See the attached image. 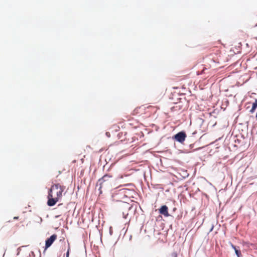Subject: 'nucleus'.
Instances as JSON below:
<instances>
[{"mask_svg":"<svg viewBox=\"0 0 257 257\" xmlns=\"http://www.w3.org/2000/svg\"><path fill=\"white\" fill-rule=\"evenodd\" d=\"M65 189V187L60 183L52 185L48 191L47 205L49 206H53L55 205L62 198V193Z\"/></svg>","mask_w":257,"mask_h":257,"instance_id":"1","label":"nucleus"},{"mask_svg":"<svg viewBox=\"0 0 257 257\" xmlns=\"http://www.w3.org/2000/svg\"><path fill=\"white\" fill-rule=\"evenodd\" d=\"M113 182L112 176L108 174H106L99 179L97 182L96 186H99L98 190L100 193H102V189L103 188H108L111 186Z\"/></svg>","mask_w":257,"mask_h":257,"instance_id":"2","label":"nucleus"},{"mask_svg":"<svg viewBox=\"0 0 257 257\" xmlns=\"http://www.w3.org/2000/svg\"><path fill=\"white\" fill-rule=\"evenodd\" d=\"M153 108V106L151 105H149L148 106L142 105L136 108L134 111V114L139 115L146 114L149 112L150 109H152Z\"/></svg>","mask_w":257,"mask_h":257,"instance_id":"3","label":"nucleus"},{"mask_svg":"<svg viewBox=\"0 0 257 257\" xmlns=\"http://www.w3.org/2000/svg\"><path fill=\"white\" fill-rule=\"evenodd\" d=\"M186 137L187 136L185 132H180L174 136V139L179 143H183L185 140Z\"/></svg>","mask_w":257,"mask_h":257,"instance_id":"4","label":"nucleus"},{"mask_svg":"<svg viewBox=\"0 0 257 257\" xmlns=\"http://www.w3.org/2000/svg\"><path fill=\"white\" fill-rule=\"evenodd\" d=\"M57 235L55 234H53L51 235L49 238H48L46 240L45 243V249L49 247L52 243L54 242V241L57 239Z\"/></svg>","mask_w":257,"mask_h":257,"instance_id":"5","label":"nucleus"},{"mask_svg":"<svg viewBox=\"0 0 257 257\" xmlns=\"http://www.w3.org/2000/svg\"><path fill=\"white\" fill-rule=\"evenodd\" d=\"M168 208L166 205L162 206L160 209H159V212L160 214L164 215L166 217L169 216L168 213Z\"/></svg>","mask_w":257,"mask_h":257,"instance_id":"6","label":"nucleus"},{"mask_svg":"<svg viewBox=\"0 0 257 257\" xmlns=\"http://www.w3.org/2000/svg\"><path fill=\"white\" fill-rule=\"evenodd\" d=\"M231 247L234 249L235 252L237 256V257H240L241 255V252L239 250H238L235 246H234L233 244L231 243Z\"/></svg>","mask_w":257,"mask_h":257,"instance_id":"7","label":"nucleus"},{"mask_svg":"<svg viewBox=\"0 0 257 257\" xmlns=\"http://www.w3.org/2000/svg\"><path fill=\"white\" fill-rule=\"evenodd\" d=\"M252 107H253V108H256L257 107V98L255 100V101L253 103Z\"/></svg>","mask_w":257,"mask_h":257,"instance_id":"8","label":"nucleus"},{"mask_svg":"<svg viewBox=\"0 0 257 257\" xmlns=\"http://www.w3.org/2000/svg\"><path fill=\"white\" fill-rule=\"evenodd\" d=\"M70 250V245H68V249H67V251L66 252V257H69Z\"/></svg>","mask_w":257,"mask_h":257,"instance_id":"9","label":"nucleus"},{"mask_svg":"<svg viewBox=\"0 0 257 257\" xmlns=\"http://www.w3.org/2000/svg\"><path fill=\"white\" fill-rule=\"evenodd\" d=\"M172 256V257H177V253L176 252H173Z\"/></svg>","mask_w":257,"mask_h":257,"instance_id":"10","label":"nucleus"},{"mask_svg":"<svg viewBox=\"0 0 257 257\" xmlns=\"http://www.w3.org/2000/svg\"><path fill=\"white\" fill-rule=\"evenodd\" d=\"M255 109H256L255 108H253V107H252L251 109L250 110V112L251 113H253Z\"/></svg>","mask_w":257,"mask_h":257,"instance_id":"11","label":"nucleus"},{"mask_svg":"<svg viewBox=\"0 0 257 257\" xmlns=\"http://www.w3.org/2000/svg\"><path fill=\"white\" fill-rule=\"evenodd\" d=\"M64 240H65L64 238H63L62 239H60V241H64Z\"/></svg>","mask_w":257,"mask_h":257,"instance_id":"12","label":"nucleus"},{"mask_svg":"<svg viewBox=\"0 0 257 257\" xmlns=\"http://www.w3.org/2000/svg\"><path fill=\"white\" fill-rule=\"evenodd\" d=\"M214 62H215V63H219V61H214Z\"/></svg>","mask_w":257,"mask_h":257,"instance_id":"13","label":"nucleus"},{"mask_svg":"<svg viewBox=\"0 0 257 257\" xmlns=\"http://www.w3.org/2000/svg\"><path fill=\"white\" fill-rule=\"evenodd\" d=\"M14 219H18V217H14Z\"/></svg>","mask_w":257,"mask_h":257,"instance_id":"14","label":"nucleus"}]
</instances>
